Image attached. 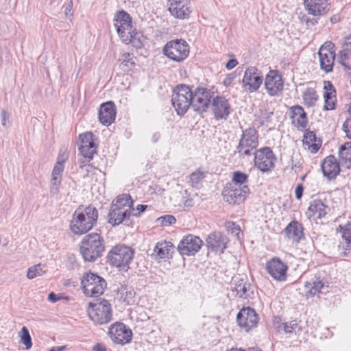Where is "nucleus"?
I'll return each mask as SVG.
<instances>
[{"instance_id":"nucleus-1","label":"nucleus","mask_w":351,"mask_h":351,"mask_svg":"<svg viewBox=\"0 0 351 351\" xmlns=\"http://www.w3.org/2000/svg\"><path fill=\"white\" fill-rule=\"evenodd\" d=\"M98 219L97 210L88 206L78 207L74 212L70 222V229L76 235L86 234L96 224Z\"/></svg>"},{"instance_id":"nucleus-2","label":"nucleus","mask_w":351,"mask_h":351,"mask_svg":"<svg viewBox=\"0 0 351 351\" xmlns=\"http://www.w3.org/2000/svg\"><path fill=\"white\" fill-rule=\"evenodd\" d=\"M105 249L104 240L98 233L86 235L81 241L80 253L85 261L94 262L102 256Z\"/></svg>"},{"instance_id":"nucleus-3","label":"nucleus","mask_w":351,"mask_h":351,"mask_svg":"<svg viewBox=\"0 0 351 351\" xmlns=\"http://www.w3.org/2000/svg\"><path fill=\"white\" fill-rule=\"evenodd\" d=\"M114 25L123 43L135 45L139 41L137 38L138 33L132 25V18L125 11L121 10L117 12L114 19Z\"/></svg>"},{"instance_id":"nucleus-4","label":"nucleus","mask_w":351,"mask_h":351,"mask_svg":"<svg viewBox=\"0 0 351 351\" xmlns=\"http://www.w3.org/2000/svg\"><path fill=\"white\" fill-rule=\"evenodd\" d=\"M258 146V131L250 127L242 131V135L237 146V153L241 158L251 156L254 154Z\"/></svg>"},{"instance_id":"nucleus-5","label":"nucleus","mask_w":351,"mask_h":351,"mask_svg":"<svg viewBox=\"0 0 351 351\" xmlns=\"http://www.w3.org/2000/svg\"><path fill=\"white\" fill-rule=\"evenodd\" d=\"M87 311L89 318L97 324H106L112 320L111 304L106 300L102 299L96 303L89 302Z\"/></svg>"},{"instance_id":"nucleus-6","label":"nucleus","mask_w":351,"mask_h":351,"mask_svg":"<svg viewBox=\"0 0 351 351\" xmlns=\"http://www.w3.org/2000/svg\"><path fill=\"white\" fill-rule=\"evenodd\" d=\"M192 90L185 84L178 85L173 90L171 103L178 115H184L191 105Z\"/></svg>"},{"instance_id":"nucleus-7","label":"nucleus","mask_w":351,"mask_h":351,"mask_svg":"<svg viewBox=\"0 0 351 351\" xmlns=\"http://www.w3.org/2000/svg\"><path fill=\"white\" fill-rule=\"evenodd\" d=\"M81 283L84 293L88 297H98L106 288V280L97 274L92 272L85 273Z\"/></svg>"},{"instance_id":"nucleus-8","label":"nucleus","mask_w":351,"mask_h":351,"mask_svg":"<svg viewBox=\"0 0 351 351\" xmlns=\"http://www.w3.org/2000/svg\"><path fill=\"white\" fill-rule=\"evenodd\" d=\"M134 251L128 246L117 245L112 248L108 254L110 263L117 267H125L132 262Z\"/></svg>"},{"instance_id":"nucleus-9","label":"nucleus","mask_w":351,"mask_h":351,"mask_svg":"<svg viewBox=\"0 0 351 351\" xmlns=\"http://www.w3.org/2000/svg\"><path fill=\"white\" fill-rule=\"evenodd\" d=\"M162 51L169 59L180 62L188 57L189 46L184 40L176 39L167 43Z\"/></svg>"},{"instance_id":"nucleus-10","label":"nucleus","mask_w":351,"mask_h":351,"mask_svg":"<svg viewBox=\"0 0 351 351\" xmlns=\"http://www.w3.org/2000/svg\"><path fill=\"white\" fill-rule=\"evenodd\" d=\"M253 155L255 166L262 172H267L274 167L276 158L270 147L256 150Z\"/></svg>"},{"instance_id":"nucleus-11","label":"nucleus","mask_w":351,"mask_h":351,"mask_svg":"<svg viewBox=\"0 0 351 351\" xmlns=\"http://www.w3.org/2000/svg\"><path fill=\"white\" fill-rule=\"evenodd\" d=\"M212 93L210 90L204 88H197L194 92L192 91L191 105L194 111L202 114L208 108Z\"/></svg>"},{"instance_id":"nucleus-12","label":"nucleus","mask_w":351,"mask_h":351,"mask_svg":"<svg viewBox=\"0 0 351 351\" xmlns=\"http://www.w3.org/2000/svg\"><path fill=\"white\" fill-rule=\"evenodd\" d=\"M263 82L261 72L255 66L247 68L242 80L243 87L247 92L254 93L258 90Z\"/></svg>"},{"instance_id":"nucleus-13","label":"nucleus","mask_w":351,"mask_h":351,"mask_svg":"<svg viewBox=\"0 0 351 351\" xmlns=\"http://www.w3.org/2000/svg\"><path fill=\"white\" fill-rule=\"evenodd\" d=\"M108 334L116 344L125 345L132 341V332L123 323L117 322L110 326Z\"/></svg>"},{"instance_id":"nucleus-14","label":"nucleus","mask_w":351,"mask_h":351,"mask_svg":"<svg viewBox=\"0 0 351 351\" xmlns=\"http://www.w3.org/2000/svg\"><path fill=\"white\" fill-rule=\"evenodd\" d=\"M202 245L203 242L199 237L189 234L180 241L178 250L182 256H193L201 249Z\"/></svg>"},{"instance_id":"nucleus-15","label":"nucleus","mask_w":351,"mask_h":351,"mask_svg":"<svg viewBox=\"0 0 351 351\" xmlns=\"http://www.w3.org/2000/svg\"><path fill=\"white\" fill-rule=\"evenodd\" d=\"M168 10L171 15L178 19H187L191 13L189 0H167Z\"/></svg>"},{"instance_id":"nucleus-16","label":"nucleus","mask_w":351,"mask_h":351,"mask_svg":"<svg viewBox=\"0 0 351 351\" xmlns=\"http://www.w3.org/2000/svg\"><path fill=\"white\" fill-rule=\"evenodd\" d=\"M265 88L271 96H277L283 90L284 82L279 71L270 70L265 80Z\"/></svg>"},{"instance_id":"nucleus-17","label":"nucleus","mask_w":351,"mask_h":351,"mask_svg":"<svg viewBox=\"0 0 351 351\" xmlns=\"http://www.w3.org/2000/svg\"><path fill=\"white\" fill-rule=\"evenodd\" d=\"M249 193L250 189L247 185L239 186L230 184V186L224 189L223 195L229 204H239L244 201L245 195Z\"/></svg>"},{"instance_id":"nucleus-18","label":"nucleus","mask_w":351,"mask_h":351,"mask_svg":"<svg viewBox=\"0 0 351 351\" xmlns=\"http://www.w3.org/2000/svg\"><path fill=\"white\" fill-rule=\"evenodd\" d=\"M238 324L247 332L256 327L258 322V315L252 308H243L237 316Z\"/></svg>"},{"instance_id":"nucleus-19","label":"nucleus","mask_w":351,"mask_h":351,"mask_svg":"<svg viewBox=\"0 0 351 351\" xmlns=\"http://www.w3.org/2000/svg\"><path fill=\"white\" fill-rule=\"evenodd\" d=\"M266 269L275 280L278 281L286 280L288 267L280 258H274L268 261L266 264Z\"/></svg>"},{"instance_id":"nucleus-20","label":"nucleus","mask_w":351,"mask_h":351,"mask_svg":"<svg viewBox=\"0 0 351 351\" xmlns=\"http://www.w3.org/2000/svg\"><path fill=\"white\" fill-rule=\"evenodd\" d=\"M212 110L217 120H226L231 112V106L223 96L215 97L212 103Z\"/></svg>"},{"instance_id":"nucleus-21","label":"nucleus","mask_w":351,"mask_h":351,"mask_svg":"<svg viewBox=\"0 0 351 351\" xmlns=\"http://www.w3.org/2000/svg\"><path fill=\"white\" fill-rule=\"evenodd\" d=\"M304 5L308 13L315 16L324 15L330 10L328 0H304Z\"/></svg>"},{"instance_id":"nucleus-22","label":"nucleus","mask_w":351,"mask_h":351,"mask_svg":"<svg viewBox=\"0 0 351 351\" xmlns=\"http://www.w3.org/2000/svg\"><path fill=\"white\" fill-rule=\"evenodd\" d=\"M339 163L333 155L327 156L321 165L324 176L328 180L335 179L340 172Z\"/></svg>"},{"instance_id":"nucleus-23","label":"nucleus","mask_w":351,"mask_h":351,"mask_svg":"<svg viewBox=\"0 0 351 351\" xmlns=\"http://www.w3.org/2000/svg\"><path fill=\"white\" fill-rule=\"evenodd\" d=\"M116 117V109L112 101H108L101 105L99 112V119L105 125H110Z\"/></svg>"},{"instance_id":"nucleus-24","label":"nucleus","mask_w":351,"mask_h":351,"mask_svg":"<svg viewBox=\"0 0 351 351\" xmlns=\"http://www.w3.org/2000/svg\"><path fill=\"white\" fill-rule=\"evenodd\" d=\"M337 61L346 69H351V35L345 38L343 49L337 54Z\"/></svg>"},{"instance_id":"nucleus-25","label":"nucleus","mask_w":351,"mask_h":351,"mask_svg":"<svg viewBox=\"0 0 351 351\" xmlns=\"http://www.w3.org/2000/svg\"><path fill=\"white\" fill-rule=\"evenodd\" d=\"M208 247L212 251L223 252L226 248L227 239L221 232H214L210 234L207 240Z\"/></svg>"},{"instance_id":"nucleus-26","label":"nucleus","mask_w":351,"mask_h":351,"mask_svg":"<svg viewBox=\"0 0 351 351\" xmlns=\"http://www.w3.org/2000/svg\"><path fill=\"white\" fill-rule=\"evenodd\" d=\"M329 210V207L320 199H315L311 202L308 208V217L314 219H322Z\"/></svg>"},{"instance_id":"nucleus-27","label":"nucleus","mask_w":351,"mask_h":351,"mask_svg":"<svg viewBox=\"0 0 351 351\" xmlns=\"http://www.w3.org/2000/svg\"><path fill=\"white\" fill-rule=\"evenodd\" d=\"M284 232L289 239L297 243L304 237L302 225L295 220L291 221L287 225L284 230Z\"/></svg>"},{"instance_id":"nucleus-28","label":"nucleus","mask_w":351,"mask_h":351,"mask_svg":"<svg viewBox=\"0 0 351 351\" xmlns=\"http://www.w3.org/2000/svg\"><path fill=\"white\" fill-rule=\"evenodd\" d=\"M291 113V118L293 123L298 128L304 129L308 124L306 113L304 108L300 106H294L290 108Z\"/></svg>"},{"instance_id":"nucleus-29","label":"nucleus","mask_w":351,"mask_h":351,"mask_svg":"<svg viewBox=\"0 0 351 351\" xmlns=\"http://www.w3.org/2000/svg\"><path fill=\"white\" fill-rule=\"evenodd\" d=\"M235 287L234 291L237 292V295L240 298L247 299L252 298L253 295V290L252 289L251 285L247 282V278H235L234 279Z\"/></svg>"},{"instance_id":"nucleus-30","label":"nucleus","mask_w":351,"mask_h":351,"mask_svg":"<svg viewBox=\"0 0 351 351\" xmlns=\"http://www.w3.org/2000/svg\"><path fill=\"white\" fill-rule=\"evenodd\" d=\"M130 215L131 211L119 210L117 207L111 206L108 213V222L112 226H117Z\"/></svg>"},{"instance_id":"nucleus-31","label":"nucleus","mask_w":351,"mask_h":351,"mask_svg":"<svg viewBox=\"0 0 351 351\" xmlns=\"http://www.w3.org/2000/svg\"><path fill=\"white\" fill-rule=\"evenodd\" d=\"M111 206L117 207L119 210L132 211L134 210L133 208V200L132 199L129 194H121L117 197L116 199L112 202Z\"/></svg>"},{"instance_id":"nucleus-32","label":"nucleus","mask_w":351,"mask_h":351,"mask_svg":"<svg viewBox=\"0 0 351 351\" xmlns=\"http://www.w3.org/2000/svg\"><path fill=\"white\" fill-rule=\"evenodd\" d=\"M318 54L321 69L326 73L332 71L335 58V52H330L328 53L318 52Z\"/></svg>"},{"instance_id":"nucleus-33","label":"nucleus","mask_w":351,"mask_h":351,"mask_svg":"<svg viewBox=\"0 0 351 351\" xmlns=\"http://www.w3.org/2000/svg\"><path fill=\"white\" fill-rule=\"evenodd\" d=\"M317 137L314 132L308 131L304 135L303 143L308 146V149L313 154L317 152L320 143H317Z\"/></svg>"},{"instance_id":"nucleus-34","label":"nucleus","mask_w":351,"mask_h":351,"mask_svg":"<svg viewBox=\"0 0 351 351\" xmlns=\"http://www.w3.org/2000/svg\"><path fill=\"white\" fill-rule=\"evenodd\" d=\"M302 330V327L298 324L296 320H292L289 322L282 323L278 326V331H283L287 334L294 333L300 334Z\"/></svg>"},{"instance_id":"nucleus-35","label":"nucleus","mask_w":351,"mask_h":351,"mask_svg":"<svg viewBox=\"0 0 351 351\" xmlns=\"http://www.w3.org/2000/svg\"><path fill=\"white\" fill-rule=\"evenodd\" d=\"M324 287V285L322 280L319 279H312L306 282L304 285L306 292L308 295L313 296L321 292L322 289Z\"/></svg>"},{"instance_id":"nucleus-36","label":"nucleus","mask_w":351,"mask_h":351,"mask_svg":"<svg viewBox=\"0 0 351 351\" xmlns=\"http://www.w3.org/2000/svg\"><path fill=\"white\" fill-rule=\"evenodd\" d=\"M172 249L173 244L171 242L165 241L158 243L154 251L160 258H165L168 257Z\"/></svg>"},{"instance_id":"nucleus-37","label":"nucleus","mask_w":351,"mask_h":351,"mask_svg":"<svg viewBox=\"0 0 351 351\" xmlns=\"http://www.w3.org/2000/svg\"><path fill=\"white\" fill-rule=\"evenodd\" d=\"M304 103L308 107L314 106L318 99L315 90L313 88H307L303 93Z\"/></svg>"},{"instance_id":"nucleus-38","label":"nucleus","mask_w":351,"mask_h":351,"mask_svg":"<svg viewBox=\"0 0 351 351\" xmlns=\"http://www.w3.org/2000/svg\"><path fill=\"white\" fill-rule=\"evenodd\" d=\"M339 157L342 165L351 162V143H346L340 147Z\"/></svg>"},{"instance_id":"nucleus-39","label":"nucleus","mask_w":351,"mask_h":351,"mask_svg":"<svg viewBox=\"0 0 351 351\" xmlns=\"http://www.w3.org/2000/svg\"><path fill=\"white\" fill-rule=\"evenodd\" d=\"M79 138L80 141L79 147H81V149H84L87 146L96 145L95 143V136L90 132L81 134L79 136Z\"/></svg>"},{"instance_id":"nucleus-40","label":"nucleus","mask_w":351,"mask_h":351,"mask_svg":"<svg viewBox=\"0 0 351 351\" xmlns=\"http://www.w3.org/2000/svg\"><path fill=\"white\" fill-rule=\"evenodd\" d=\"M21 343L25 346V349L29 350L32 346V338L29 330L26 326H23L19 332Z\"/></svg>"},{"instance_id":"nucleus-41","label":"nucleus","mask_w":351,"mask_h":351,"mask_svg":"<svg viewBox=\"0 0 351 351\" xmlns=\"http://www.w3.org/2000/svg\"><path fill=\"white\" fill-rule=\"evenodd\" d=\"M44 265L41 264H38L34 266L30 267L28 269L27 277L29 279H33L37 276H40L43 274L45 273V271L43 269Z\"/></svg>"},{"instance_id":"nucleus-42","label":"nucleus","mask_w":351,"mask_h":351,"mask_svg":"<svg viewBox=\"0 0 351 351\" xmlns=\"http://www.w3.org/2000/svg\"><path fill=\"white\" fill-rule=\"evenodd\" d=\"M79 152L84 157V160H86L87 162H90L94 154L97 152V145H90V147L87 146L84 149L79 147Z\"/></svg>"},{"instance_id":"nucleus-43","label":"nucleus","mask_w":351,"mask_h":351,"mask_svg":"<svg viewBox=\"0 0 351 351\" xmlns=\"http://www.w3.org/2000/svg\"><path fill=\"white\" fill-rule=\"evenodd\" d=\"M248 176L241 171H235L233 173L232 176V185H236L239 186H242V184L245 183L247 180Z\"/></svg>"},{"instance_id":"nucleus-44","label":"nucleus","mask_w":351,"mask_h":351,"mask_svg":"<svg viewBox=\"0 0 351 351\" xmlns=\"http://www.w3.org/2000/svg\"><path fill=\"white\" fill-rule=\"evenodd\" d=\"M62 176H51L50 192L53 196L59 192V187L61 183Z\"/></svg>"},{"instance_id":"nucleus-45","label":"nucleus","mask_w":351,"mask_h":351,"mask_svg":"<svg viewBox=\"0 0 351 351\" xmlns=\"http://www.w3.org/2000/svg\"><path fill=\"white\" fill-rule=\"evenodd\" d=\"M65 161L64 158H61V156H59L58 158V161L56 162L53 169L52 171L51 176H62V173L64 171V162Z\"/></svg>"},{"instance_id":"nucleus-46","label":"nucleus","mask_w":351,"mask_h":351,"mask_svg":"<svg viewBox=\"0 0 351 351\" xmlns=\"http://www.w3.org/2000/svg\"><path fill=\"white\" fill-rule=\"evenodd\" d=\"M119 61L126 66H134L135 64L134 56L132 53H123L121 54L119 58Z\"/></svg>"},{"instance_id":"nucleus-47","label":"nucleus","mask_w":351,"mask_h":351,"mask_svg":"<svg viewBox=\"0 0 351 351\" xmlns=\"http://www.w3.org/2000/svg\"><path fill=\"white\" fill-rule=\"evenodd\" d=\"M339 228L342 229V238L347 243H351V222H348L344 227L339 226Z\"/></svg>"},{"instance_id":"nucleus-48","label":"nucleus","mask_w":351,"mask_h":351,"mask_svg":"<svg viewBox=\"0 0 351 351\" xmlns=\"http://www.w3.org/2000/svg\"><path fill=\"white\" fill-rule=\"evenodd\" d=\"M203 178V173L200 171H196L190 175L189 182L193 187H195Z\"/></svg>"},{"instance_id":"nucleus-49","label":"nucleus","mask_w":351,"mask_h":351,"mask_svg":"<svg viewBox=\"0 0 351 351\" xmlns=\"http://www.w3.org/2000/svg\"><path fill=\"white\" fill-rule=\"evenodd\" d=\"M176 218L173 215H165L158 218L157 221L162 226H171L176 223Z\"/></svg>"},{"instance_id":"nucleus-50","label":"nucleus","mask_w":351,"mask_h":351,"mask_svg":"<svg viewBox=\"0 0 351 351\" xmlns=\"http://www.w3.org/2000/svg\"><path fill=\"white\" fill-rule=\"evenodd\" d=\"M80 167L87 173L89 172H93L97 170V168L90 164H87L86 160H80Z\"/></svg>"},{"instance_id":"nucleus-51","label":"nucleus","mask_w":351,"mask_h":351,"mask_svg":"<svg viewBox=\"0 0 351 351\" xmlns=\"http://www.w3.org/2000/svg\"><path fill=\"white\" fill-rule=\"evenodd\" d=\"M335 45L332 42H326L319 49V52L330 53L335 51Z\"/></svg>"},{"instance_id":"nucleus-52","label":"nucleus","mask_w":351,"mask_h":351,"mask_svg":"<svg viewBox=\"0 0 351 351\" xmlns=\"http://www.w3.org/2000/svg\"><path fill=\"white\" fill-rule=\"evenodd\" d=\"M342 129L346 133V136L351 139V116L348 118L342 125Z\"/></svg>"},{"instance_id":"nucleus-53","label":"nucleus","mask_w":351,"mask_h":351,"mask_svg":"<svg viewBox=\"0 0 351 351\" xmlns=\"http://www.w3.org/2000/svg\"><path fill=\"white\" fill-rule=\"evenodd\" d=\"M1 122L4 128H8L9 125V114L5 110H2L1 112Z\"/></svg>"},{"instance_id":"nucleus-54","label":"nucleus","mask_w":351,"mask_h":351,"mask_svg":"<svg viewBox=\"0 0 351 351\" xmlns=\"http://www.w3.org/2000/svg\"><path fill=\"white\" fill-rule=\"evenodd\" d=\"M226 228L231 230L232 234H239L240 231V227L236 225L234 222H228L226 223Z\"/></svg>"},{"instance_id":"nucleus-55","label":"nucleus","mask_w":351,"mask_h":351,"mask_svg":"<svg viewBox=\"0 0 351 351\" xmlns=\"http://www.w3.org/2000/svg\"><path fill=\"white\" fill-rule=\"evenodd\" d=\"M325 105L324 109L326 110H333L335 106V99H324Z\"/></svg>"},{"instance_id":"nucleus-56","label":"nucleus","mask_w":351,"mask_h":351,"mask_svg":"<svg viewBox=\"0 0 351 351\" xmlns=\"http://www.w3.org/2000/svg\"><path fill=\"white\" fill-rule=\"evenodd\" d=\"M234 78H235V75L234 74H233V73L228 74L225 77V79L223 80V84L226 87H228V86H230V84H232V82H233Z\"/></svg>"},{"instance_id":"nucleus-57","label":"nucleus","mask_w":351,"mask_h":351,"mask_svg":"<svg viewBox=\"0 0 351 351\" xmlns=\"http://www.w3.org/2000/svg\"><path fill=\"white\" fill-rule=\"evenodd\" d=\"M303 190H304V188L302 184H299L296 186L295 190L296 199H301L302 194H303Z\"/></svg>"},{"instance_id":"nucleus-58","label":"nucleus","mask_w":351,"mask_h":351,"mask_svg":"<svg viewBox=\"0 0 351 351\" xmlns=\"http://www.w3.org/2000/svg\"><path fill=\"white\" fill-rule=\"evenodd\" d=\"M238 64V61L233 58V59H230L226 64V68L228 69V70H231L233 68H234Z\"/></svg>"},{"instance_id":"nucleus-59","label":"nucleus","mask_w":351,"mask_h":351,"mask_svg":"<svg viewBox=\"0 0 351 351\" xmlns=\"http://www.w3.org/2000/svg\"><path fill=\"white\" fill-rule=\"evenodd\" d=\"M147 208V205L139 204L136 206V210H138V213H132L131 212V215L138 217L141 213L144 212Z\"/></svg>"},{"instance_id":"nucleus-60","label":"nucleus","mask_w":351,"mask_h":351,"mask_svg":"<svg viewBox=\"0 0 351 351\" xmlns=\"http://www.w3.org/2000/svg\"><path fill=\"white\" fill-rule=\"evenodd\" d=\"M324 90L325 92L331 91V92H335V88L332 85V84L330 81H325L324 82Z\"/></svg>"},{"instance_id":"nucleus-61","label":"nucleus","mask_w":351,"mask_h":351,"mask_svg":"<svg viewBox=\"0 0 351 351\" xmlns=\"http://www.w3.org/2000/svg\"><path fill=\"white\" fill-rule=\"evenodd\" d=\"M93 351H107L106 347L102 343H97L93 346Z\"/></svg>"},{"instance_id":"nucleus-62","label":"nucleus","mask_w":351,"mask_h":351,"mask_svg":"<svg viewBox=\"0 0 351 351\" xmlns=\"http://www.w3.org/2000/svg\"><path fill=\"white\" fill-rule=\"evenodd\" d=\"M48 299L51 302H56L60 300V298L58 297V295L55 294L53 292H51L49 294Z\"/></svg>"},{"instance_id":"nucleus-63","label":"nucleus","mask_w":351,"mask_h":351,"mask_svg":"<svg viewBox=\"0 0 351 351\" xmlns=\"http://www.w3.org/2000/svg\"><path fill=\"white\" fill-rule=\"evenodd\" d=\"M183 204L186 207H192L194 205L193 199L190 197H187L183 200Z\"/></svg>"},{"instance_id":"nucleus-64","label":"nucleus","mask_w":351,"mask_h":351,"mask_svg":"<svg viewBox=\"0 0 351 351\" xmlns=\"http://www.w3.org/2000/svg\"><path fill=\"white\" fill-rule=\"evenodd\" d=\"M160 136H161V135H160V132H154L152 136L151 140L154 143H156L159 141V139L160 138Z\"/></svg>"}]
</instances>
